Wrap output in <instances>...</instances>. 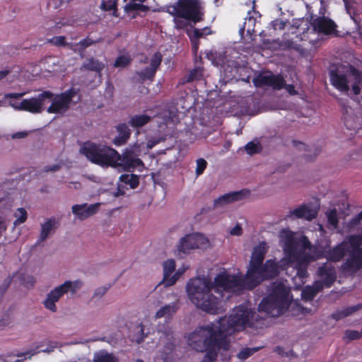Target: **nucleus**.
<instances>
[{"mask_svg": "<svg viewBox=\"0 0 362 362\" xmlns=\"http://www.w3.org/2000/svg\"><path fill=\"white\" fill-rule=\"evenodd\" d=\"M93 362H119V361L113 354H109L104 350H101L95 353Z\"/></svg>", "mask_w": 362, "mask_h": 362, "instance_id": "nucleus-34", "label": "nucleus"}, {"mask_svg": "<svg viewBox=\"0 0 362 362\" xmlns=\"http://www.w3.org/2000/svg\"><path fill=\"white\" fill-rule=\"evenodd\" d=\"M139 146L134 145L126 148L122 154L119 153V158H117L115 168L126 172H132L136 169L142 171L144 168V163L139 158Z\"/></svg>", "mask_w": 362, "mask_h": 362, "instance_id": "nucleus-8", "label": "nucleus"}, {"mask_svg": "<svg viewBox=\"0 0 362 362\" xmlns=\"http://www.w3.org/2000/svg\"><path fill=\"white\" fill-rule=\"evenodd\" d=\"M197 166L195 170V173L197 176H199L204 172L205 169L207 167V162L204 158H198L196 161Z\"/></svg>", "mask_w": 362, "mask_h": 362, "instance_id": "nucleus-46", "label": "nucleus"}, {"mask_svg": "<svg viewBox=\"0 0 362 362\" xmlns=\"http://www.w3.org/2000/svg\"><path fill=\"white\" fill-rule=\"evenodd\" d=\"M53 96V93L49 90H45L35 97L23 99L19 103L10 102L9 105L16 110L39 114L45 110V105L51 101Z\"/></svg>", "mask_w": 362, "mask_h": 362, "instance_id": "nucleus-7", "label": "nucleus"}, {"mask_svg": "<svg viewBox=\"0 0 362 362\" xmlns=\"http://www.w3.org/2000/svg\"><path fill=\"white\" fill-rule=\"evenodd\" d=\"M223 349L222 348H214L206 351V354L202 362H214L218 356V351Z\"/></svg>", "mask_w": 362, "mask_h": 362, "instance_id": "nucleus-38", "label": "nucleus"}, {"mask_svg": "<svg viewBox=\"0 0 362 362\" xmlns=\"http://www.w3.org/2000/svg\"><path fill=\"white\" fill-rule=\"evenodd\" d=\"M55 225L54 218H49L46 222L42 224L39 242L45 241L49 236L50 232Z\"/></svg>", "mask_w": 362, "mask_h": 362, "instance_id": "nucleus-33", "label": "nucleus"}, {"mask_svg": "<svg viewBox=\"0 0 362 362\" xmlns=\"http://www.w3.org/2000/svg\"><path fill=\"white\" fill-rule=\"evenodd\" d=\"M189 38L192 44V50L194 54H197L200 44L199 40L193 38L192 37H189Z\"/></svg>", "mask_w": 362, "mask_h": 362, "instance_id": "nucleus-61", "label": "nucleus"}, {"mask_svg": "<svg viewBox=\"0 0 362 362\" xmlns=\"http://www.w3.org/2000/svg\"><path fill=\"white\" fill-rule=\"evenodd\" d=\"M14 216L16 219L14 221L13 224L15 226H17L25 222L28 218V213L24 208H18L14 214Z\"/></svg>", "mask_w": 362, "mask_h": 362, "instance_id": "nucleus-37", "label": "nucleus"}, {"mask_svg": "<svg viewBox=\"0 0 362 362\" xmlns=\"http://www.w3.org/2000/svg\"><path fill=\"white\" fill-rule=\"evenodd\" d=\"M119 180L129 185L131 189H136L139 185V177L135 174H122Z\"/></svg>", "mask_w": 362, "mask_h": 362, "instance_id": "nucleus-35", "label": "nucleus"}, {"mask_svg": "<svg viewBox=\"0 0 362 362\" xmlns=\"http://www.w3.org/2000/svg\"><path fill=\"white\" fill-rule=\"evenodd\" d=\"M42 343H40L38 346H36L34 349H30L27 351L26 352L17 353L15 355L18 357H22L28 356V358H31V357L38 353L45 352V353H50L54 351V349L57 347V343H54L52 341H49L47 346L45 349H40L42 346Z\"/></svg>", "mask_w": 362, "mask_h": 362, "instance_id": "nucleus-26", "label": "nucleus"}, {"mask_svg": "<svg viewBox=\"0 0 362 362\" xmlns=\"http://www.w3.org/2000/svg\"><path fill=\"white\" fill-rule=\"evenodd\" d=\"M250 194V190L245 189L237 192L227 193L214 199V206L218 207L226 204H229L234 202L242 200L243 199L249 197Z\"/></svg>", "mask_w": 362, "mask_h": 362, "instance_id": "nucleus-18", "label": "nucleus"}, {"mask_svg": "<svg viewBox=\"0 0 362 362\" xmlns=\"http://www.w3.org/2000/svg\"><path fill=\"white\" fill-rule=\"evenodd\" d=\"M346 252V243L345 242H341L332 249L325 250L324 252L323 257L329 262H337L344 258Z\"/></svg>", "mask_w": 362, "mask_h": 362, "instance_id": "nucleus-20", "label": "nucleus"}, {"mask_svg": "<svg viewBox=\"0 0 362 362\" xmlns=\"http://www.w3.org/2000/svg\"><path fill=\"white\" fill-rule=\"evenodd\" d=\"M279 274V265L274 259H268L255 272V277L259 278V284L264 279H272Z\"/></svg>", "mask_w": 362, "mask_h": 362, "instance_id": "nucleus-17", "label": "nucleus"}, {"mask_svg": "<svg viewBox=\"0 0 362 362\" xmlns=\"http://www.w3.org/2000/svg\"><path fill=\"white\" fill-rule=\"evenodd\" d=\"M117 135L113 139L112 144L116 146H120L125 144L131 135V131L128 126L124 124H119L116 126Z\"/></svg>", "mask_w": 362, "mask_h": 362, "instance_id": "nucleus-24", "label": "nucleus"}, {"mask_svg": "<svg viewBox=\"0 0 362 362\" xmlns=\"http://www.w3.org/2000/svg\"><path fill=\"white\" fill-rule=\"evenodd\" d=\"M177 17H175L174 18V23H175V28L178 30H182L186 28L187 23L185 22L182 20L176 18Z\"/></svg>", "mask_w": 362, "mask_h": 362, "instance_id": "nucleus-64", "label": "nucleus"}, {"mask_svg": "<svg viewBox=\"0 0 362 362\" xmlns=\"http://www.w3.org/2000/svg\"><path fill=\"white\" fill-rule=\"evenodd\" d=\"M25 94V92L23 93H6L4 95V98L6 99H20L23 96H24Z\"/></svg>", "mask_w": 362, "mask_h": 362, "instance_id": "nucleus-63", "label": "nucleus"}, {"mask_svg": "<svg viewBox=\"0 0 362 362\" xmlns=\"http://www.w3.org/2000/svg\"><path fill=\"white\" fill-rule=\"evenodd\" d=\"M281 45L285 48L289 49H298V45H297L294 41L292 40H282Z\"/></svg>", "mask_w": 362, "mask_h": 362, "instance_id": "nucleus-52", "label": "nucleus"}, {"mask_svg": "<svg viewBox=\"0 0 362 362\" xmlns=\"http://www.w3.org/2000/svg\"><path fill=\"white\" fill-rule=\"evenodd\" d=\"M349 70L351 75L354 77L353 93L358 95L361 93V86H362V71H359L354 66H350Z\"/></svg>", "mask_w": 362, "mask_h": 362, "instance_id": "nucleus-27", "label": "nucleus"}, {"mask_svg": "<svg viewBox=\"0 0 362 362\" xmlns=\"http://www.w3.org/2000/svg\"><path fill=\"white\" fill-rule=\"evenodd\" d=\"M203 76V69L197 67L191 70L187 77V82H192L193 81H198L202 79Z\"/></svg>", "mask_w": 362, "mask_h": 362, "instance_id": "nucleus-39", "label": "nucleus"}, {"mask_svg": "<svg viewBox=\"0 0 362 362\" xmlns=\"http://www.w3.org/2000/svg\"><path fill=\"white\" fill-rule=\"evenodd\" d=\"M151 120V117L147 115H135L131 117L129 124L135 129L141 128Z\"/></svg>", "mask_w": 362, "mask_h": 362, "instance_id": "nucleus-30", "label": "nucleus"}, {"mask_svg": "<svg viewBox=\"0 0 362 362\" xmlns=\"http://www.w3.org/2000/svg\"><path fill=\"white\" fill-rule=\"evenodd\" d=\"M253 84L257 88L272 87L275 90H281L285 86V80L281 75H274L272 72L269 74H259L252 80Z\"/></svg>", "mask_w": 362, "mask_h": 362, "instance_id": "nucleus-14", "label": "nucleus"}, {"mask_svg": "<svg viewBox=\"0 0 362 362\" xmlns=\"http://www.w3.org/2000/svg\"><path fill=\"white\" fill-rule=\"evenodd\" d=\"M260 349L261 347L245 348L238 353V357L240 359L245 360L253 355L255 352L258 351Z\"/></svg>", "mask_w": 362, "mask_h": 362, "instance_id": "nucleus-41", "label": "nucleus"}, {"mask_svg": "<svg viewBox=\"0 0 362 362\" xmlns=\"http://www.w3.org/2000/svg\"><path fill=\"white\" fill-rule=\"evenodd\" d=\"M13 280V277L11 276H8L0 286V294L3 297L7 289L8 288L11 281Z\"/></svg>", "mask_w": 362, "mask_h": 362, "instance_id": "nucleus-49", "label": "nucleus"}, {"mask_svg": "<svg viewBox=\"0 0 362 362\" xmlns=\"http://www.w3.org/2000/svg\"><path fill=\"white\" fill-rule=\"evenodd\" d=\"M80 152L91 163L106 168H115L116 160L119 158V153L115 148L90 141L85 142Z\"/></svg>", "mask_w": 362, "mask_h": 362, "instance_id": "nucleus-5", "label": "nucleus"}, {"mask_svg": "<svg viewBox=\"0 0 362 362\" xmlns=\"http://www.w3.org/2000/svg\"><path fill=\"white\" fill-rule=\"evenodd\" d=\"M245 148L248 154L252 155L260 152L262 150V146L258 141L256 143L254 141H250L245 145Z\"/></svg>", "mask_w": 362, "mask_h": 362, "instance_id": "nucleus-40", "label": "nucleus"}, {"mask_svg": "<svg viewBox=\"0 0 362 362\" xmlns=\"http://www.w3.org/2000/svg\"><path fill=\"white\" fill-rule=\"evenodd\" d=\"M81 286V282L79 280L75 281H66L64 284L56 287L47 294V297L44 301L45 307L52 312H56L57 307L55 303L57 302L64 294L68 292L75 293L76 290L79 289Z\"/></svg>", "mask_w": 362, "mask_h": 362, "instance_id": "nucleus-9", "label": "nucleus"}, {"mask_svg": "<svg viewBox=\"0 0 362 362\" xmlns=\"http://www.w3.org/2000/svg\"><path fill=\"white\" fill-rule=\"evenodd\" d=\"M258 317L255 311L240 305L234 308L232 314L221 317L217 324L210 323L197 327L189 334L187 343L192 349L200 352L214 348L228 350L230 347L228 336L245 327H256Z\"/></svg>", "mask_w": 362, "mask_h": 362, "instance_id": "nucleus-1", "label": "nucleus"}, {"mask_svg": "<svg viewBox=\"0 0 362 362\" xmlns=\"http://www.w3.org/2000/svg\"><path fill=\"white\" fill-rule=\"evenodd\" d=\"M327 219L330 225L337 226V225L338 224V218L335 210H332L328 214Z\"/></svg>", "mask_w": 362, "mask_h": 362, "instance_id": "nucleus-55", "label": "nucleus"}, {"mask_svg": "<svg viewBox=\"0 0 362 362\" xmlns=\"http://www.w3.org/2000/svg\"><path fill=\"white\" fill-rule=\"evenodd\" d=\"M117 0H102L101 8L105 11H117Z\"/></svg>", "mask_w": 362, "mask_h": 362, "instance_id": "nucleus-44", "label": "nucleus"}, {"mask_svg": "<svg viewBox=\"0 0 362 362\" xmlns=\"http://www.w3.org/2000/svg\"><path fill=\"white\" fill-rule=\"evenodd\" d=\"M11 322V317L8 313H5L0 319V326H8Z\"/></svg>", "mask_w": 362, "mask_h": 362, "instance_id": "nucleus-60", "label": "nucleus"}, {"mask_svg": "<svg viewBox=\"0 0 362 362\" xmlns=\"http://www.w3.org/2000/svg\"><path fill=\"white\" fill-rule=\"evenodd\" d=\"M179 309V305L177 302H173L171 304L166 305L160 308L156 313V318H160L163 317H171Z\"/></svg>", "mask_w": 362, "mask_h": 362, "instance_id": "nucleus-28", "label": "nucleus"}, {"mask_svg": "<svg viewBox=\"0 0 362 362\" xmlns=\"http://www.w3.org/2000/svg\"><path fill=\"white\" fill-rule=\"evenodd\" d=\"M325 286L323 281H315L313 284L311 286V287L314 289V291L318 293L320 291H321L324 287Z\"/></svg>", "mask_w": 362, "mask_h": 362, "instance_id": "nucleus-62", "label": "nucleus"}, {"mask_svg": "<svg viewBox=\"0 0 362 362\" xmlns=\"http://www.w3.org/2000/svg\"><path fill=\"white\" fill-rule=\"evenodd\" d=\"M186 269H183L182 270L178 269L175 272V273L172 276L169 283H167L168 286H170L174 285L176 281L179 279V278L182 275V274L185 272Z\"/></svg>", "mask_w": 362, "mask_h": 362, "instance_id": "nucleus-53", "label": "nucleus"}, {"mask_svg": "<svg viewBox=\"0 0 362 362\" xmlns=\"http://www.w3.org/2000/svg\"><path fill=\"white\" fill-rule=\"evenodd\" d=\"M99 206V203L90 204L89 206H88L87 204H75L72 206L71 209L73 214L80 220H84L96 214Z\"/></svg>", "mask_w": 362, "mask_h": 362, "instance_id": "nucleus-19", "label": "nucleus"}, {"mask_svg": "<svg viewBox=\"0 0 362 362\" xmlns=\"http://www.w3.org/2000/svg\"><path fill=\"white\" fill-rule=\"evenodd\" d=\"M132 59L129 57L121 55L119 56L115 61L114 66L115 67H125L131 63Z\"/></svg>", "mask_w": 362, "mask_h": 362, "instance_id": "nucleus-45", "label": "nucleus"}, {"mask_svg": "<svg viewBox=\"0 0 362 362\" xmlns=\"http://www.w3.org/2000/svg\"><path fill=\"white\" fill-rule=\"evenodd\" d=\"M208 243V240L200 233L187 234L182 238L177 250L184 254L188 253L191 250L201 248Z\"/></svg>", "mask_w": 362, "mask_h": 362, "instance_id": "nucleus-15", "label": "nucleus"}, {"mask_svg": "<svg viewBox=\"0 0 362 362\" xmlns=\"http://www.w3.org/2000/svg\"><path fill=\"white\" fill-rule=\"evenodd\" d=\"M83 66L86 70L100 74L103 70L105 65L98 59H96L93 57H90L87 59V62L83 64Z\"/></svg>", "mask_w": 362, "mask_h": 362, "instance_id": "nucleus-31", "label": "nucleus"}, {"mask_svg": "<svg viewBox=\"0 0 362 362\" xmlns=\"http://www.w3.org/2000/svg\"><path fill=\"white\" fill-rule=\"evenodd\" d=\"M350 247L353 250V252H358L361 251L362 247V236L361 235H351L349 239Z\"/></svg>", "mask_w": 362, "mask_h": 362, "instance_id": "nucleus-36", "label": "nucleus"}, {"mask_svg": "<svg viewBox=\"0 0 362 362\" xmlns=\"http://www.w3.org/2000/svg\"><path fill=\"white\" fill-rule=\"evenodd\" d=\"M345 337L349 340L358 339L362 337V329L360 332L356 330H346Z\"/></svg>", "mask_w": 362, "mask_h": 362, "instance_id": "nucleus-48", "label": "nucleus"}, {"mask_svg": "<svg viewBox=\"0 0 362 362\" xmlns=\"http://www.w3.org/2000/svg\"><path fill=\"white\" fill-rule=\"evenodd\" d=\"M170 13L197 23L204 21V10L199 0H177Z\"/></svg>", "mask_w": 362, "mask_h": 362, "instance_id": "nucleus-6", "label": "nucleus"}, {"mask_svg": "<svg viewBox=\"0 0 362 362\" xmlns=\"http://www.w3.org/2000/svg\"><path fill=\"white\" fill-rule=\"evenodd\" d=\"M299 242H300V246L304 250L310 249L312 247V244H311L310 241L309 240L308 237H306L305 235L301 237Z\"/></svg>", "mask_w": 362, "mask_h": 362, "instance_id": "nucleus-59", "label": "nucleus"}, {"mask_svg": "<svg viewBox=\"0 0 362 362\" xmlns=\"http://www.w3.org/2000/svg\"><path fill=\"white\" fill-rule=\"evenodd\" d=\"M288 23L287 21H284L280 18H276L271 22L272 27L274 30H284Z\"/></svg>", "mask_w": 362, "mask_h": 362, "instance_id": "nucleus-47", "label": "nucleus"}, {"mask_svg": "<svg viewBox=\"0 0 362 362\" xmlns=\"http://www.w3.org/2000/svg\"><path fill=\"white\" fill-rule=\"evenodd\" d=\"M160 331L162 332L160 339L164 337L168 341L160 352V358L163 362H176L177 356L175 353V338L172 328L168 326Z\"/></svg>", "mask_w": 362, "mask_h": 362, "instance_id": "nucleus-12", "label": "nucleus"}, {"mask_svg": "<svg viewBox=\"0 0 362 362\" xmlns=\"http://www.w3.org/2000/svg\"><path fill=\"white\" fill-rule=\"evenodd\" d=\"M265 252L264 249L261 247L255 248L251 259L250 262V267L247 271V279L252 281L250 287H256L259 284V278L255 277V272L259 270L261 266L263 264Z\"/></svg>", "mask_w": 362, "mask_h": 362, "instance_id": "nucleus-13", "label": "nucleus"}, {"mask_svg": "<svg viewBox=\"0 0 362 362\" xmlns=\"http://www.w3.org/2000/svg\"><path fill=\"white\" fill-rule=\"evenodd\" d=\"M49 42L52 43L53 45L60 47V46H66V37L64 36H56L52 37Z\"/></svg>", "mask_w": 362, "mask_h": 362, "instance_id": "nucleus-51", "label": "nucleus"}, {"mask_svg": "<svg viewBox=\"0 0 362 362\" xmlns=\"http://www.w3.org/2000/svg\"><path fill=\"white\" fill-rule=\"evenodd\" d=\"M162 59V54L159 52H155L151 59L150 66L136 72L141 83L146 81L152 83L154 81L156 71L161 64Z\"/></svg>", "mask_w": 362, "mask_h": 362, "instance_id": "nucleus-16", "label": "nucleus"}, {"mask_svg": "<svg viewBox=\"0 0 362 362\" xmlns=\"http://www.w3.org/2000/svg\"><path fill=\"white\" fill-rule=\"evenodd\" d=\"M284 239V250L286 260L288 264H294L296 275L303 279L308 276V267L309 263L315 259L309 253H305L298 247V243L295 238L294 233L291 230L282 231Z\"/></svg>", "mask_w": 362, "mask_h": 362, "instance_id": "nucleus-4", "label": "nucleus"}, {"mask_svg": "<svg viewBox=\"0 0 362 362\" xmlns=\"http://www.w3.org/2000/svg\"><path fill=\"white\" fill-rule=\"evenodd\" d=\"M186 269H183L182 270L178 269L175 272V273L172 276L169 283H167L168 286H170L174 285L176 281L179 279V278L182 275V274L185 272Z\"/></svg>", "mask_w": 362, "mask_h": 362, "instance_id": "nucleus-54", "label": "nucleus"}, {"mask_svg": "<svg viewBox=\"0 0 362 362\" xmlns=\"http://www.w3.org/2000/svg\"><path fill=\"white\" fill-rule=\"evenodd\" d=\"M290 288L282 282L272 284L269 294L264 297L258 305L259 312H264L269 317H279L283 315L291 303Z\"/></svg>", "mask_w": 362, "mask_h": 362, "instance_id": "nucleus-3", "label": "nucleus"}, {"mask_svg": "<svg viewBox=\"0 0 362 362\" xmlns=\"http://www.w3.org/2000/svg\"><path fill=\"white\" fill-rule=\"evenodd\" d=\"M187 34L188 37H192L193 38L199 40L204 37V35H210V32L204 33L202 29L194 28L192 34L189 33V32H187Z\"/></svg>", "mask_w": 362, "mask_h": 362, "instance_id": "nucleus-50", "label": "nucleus"}, {"mask_svg": "<svg viewBox=\"0 0 362 362\" xmlns=\"http://www.w3.org/2000/svg\"><path fill=\"white\" fill-rule=\"evenodd\" d=\"M317 212L312 209L306 204H303L291 211V216H294L298 218H305L311 221L317 216Z\"/></svg>", "mask_w": 362, "mask_h": 362, "instance_id": "nucleus-25", "label": "nucleus"}, {"mask_svg": "<svg viewBox=\"0 0 362 362\" xmlns=\"http://www.w3.org/2000/svg\"><path fill=\"white\" fill-rule=\"evenodd\" d=\"M310 25L312 27L311 33L323 35L337 36V25L331 18L326 16H310Z\"/></svg>", "mask_w": 362, "mask_h": 362, "instance_id": "nucleus-10", "label": "nucleus"}, {"mask_svg": "<svg viewBox=\"0 0 362 362\" xmlns=\"http://www.w3.org/2000/svg\"><path fill=\"white\" fill-rule=\"evenodd\" d=\"M293 146L298 150L300 151H311L310 148H309V146L308 145H306L305 144L303 143V142H300V141H296V140H293L292 141Z\"/></svg>", "mask_w": 362, "mask_h": 362, "instance_id": "nucleus-58", "label": "nucleus"}, {"mask_svg": "<svg viewBox=\"0 0 362 362\" xmlns=\"http://www.w3.org/2000/svg\"><path fill=\"white\" fill-rule=\"evenodd\" d=\"M317 293L314 291V289L311 287V286H306L302 291V298L305 301L312 300Z\"/></svg>", "mask_w": 362, "mask_h": 362, "instance_id": "nucleus-43", "label": "nucleus"}, {"mask_svg": "<svg viewBox=\"0 0 362 362\" xmlns=\"http://www.w3.org/2000/svg\"><path fill=\"white\" fill-rule=\"evenodd\" d=\"M94 43H95V42L94 40H93L92 39H90L88 37H87L86 38H84V39L81 40L78 42V45L81 46V48L82 49H85L86 48L91 46Z\"/></svg>", "mask_w": 362, "mask_h": 362, "instance_id": "nucleus-56", "label": "nucleus"}, {"mask_svg": "<svg viewBox=\"0 0 362 362\" xmlns=\"http://www.w3.org/2000/svg\"><path fill=\"white\" fill-rule=\"evenodd\" d=\"M344 271L357 272L362 268V250L352 252L341 266Z\"/></svg>", "mask_w": 362, "mask_h": 362, "instance_id": "nucleus-23", "label": "nucleus"}, {"mask_svg": "<svg viewBox=\"0 0 362 362\" xmlns=\"http://www.w3.org/2000/svg\"><path fill=\"white\" fill-rule=\"evenodd\" d=\"M252 281L236 275H231L225 272H221L214 282L209 277L194 278L187 284V292L192 303L197 308L210 314H217L220 310V300L211 293L212 289L218 288L226 291H234L243 288L253 289L250 287Z\"/></svg>", "mask_w": 362, "mask_h": 362, "instance_id": "nucleus-2", "label": "nucleus"}, {"mask_svg": "<svg viewBox=\"0 0 362 362\" xmlns=\"http://www.w3.org/2000/svg\"><path fill=\"white\" fill-rule=\"evenodd\" d=\"M317 274L323 277L322 281L327 288H330L337 279V273L334 267L333 266H329L327 264H323L322 266L319 267Z\"/></svg>", "mask_w": 362, "mask_h": 362, "instance_id": "nucleus-21", "label": "nucleus"}, {"mask_svg": "<svg viewBox=\"0 0 362 362\" xmlns=\"http://www.w3.org/2000/svg\"><path fill=\"white\" fill-rule=\"evenodd\" d=\"M126 8H127V10L132 11H139L144 12V13H146L147 11H149V7L148 6L144 5L142 3L139 4V3H135V2L129 3L126 6Z\"/></svg>", "mask_w": 362, "mask_h": 362, "instance_id": "nucleus-42", "label": "nucleus"}, {"mask_svg": "<svg viewBox=\"0 0 362 362\" xmlns=\"http://www.w3.org/2000/svg\"><path fill=\"white\" fill-rule=\"evenodd\" d=\"M76 91L74 88L52 97L51 105L47 107V112L51 114H59L66 112L70 107L73 98L76 95Z\"/></svg>", "mask_w": 362, "mask_h": 362, "instance_id": "nucleus-11", "label": "nucleus"}, {"mask_svg": "<svg viewBox=\"0 0 362 362\" xmlns=\"http://www.w3.org/2000/svg\"><path fill=\"white\" fill-rule=\"evenodd\" d=\"M361 308L360 305L345 308L341 310H337L331 315L332 319L339 320L351 315Z\"/></svg>", "mask_w": 362, "mask_h": 362, "instance_id": "nucleus-32", "label": "nucleus"}, {"mask_svg": "<svg viewBox=\"0 0 362 362\" xmlns=\"http://www.w3.org/2000/svg\"><path fill=\"white\" fill-rule=\"evenodd\" d=\"M175 262L174 259H170L165 261L163 263V281L167 286V283H169L170 278L172 277V274L175 271Z\"/></svg>", "mask_w": 362, "mask_h": 362, "instance_id": "nucleus-29", "label": "nucleus"}, {"mask_svg": "<svg viewBox=\"0 0 362 362\" xmlns=\"http://www.w3.org/2000/svg\"><path fill=\"white\" fill-rule=\"evenodd\" d=\"M362 221V211L357 215L354 216L349 221V226L351 227H356Z\"/></svg>", "mask_w": 362, "mask_h": 362, "instance_id": "nucleus-57", "label": "nucleus"}, {"mask_svg": "<svg viewBox=\"0 0 362 362\" xmlns=\"http://www.w3.org/2000/svg\"><path fill=\"white\" fill-rule=\"evenodd\" d=\"M331 83L337 90L341 92L349 90V81L344 74L339 73L338 70H331L329 72Z\"/></svg>", "mask_w": 362, "mask_h": 362, "instance_id": "nucleus-22", "label": "nucleus"}]
</instances>
